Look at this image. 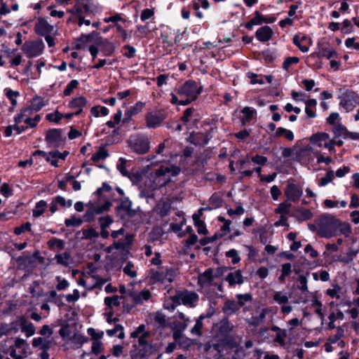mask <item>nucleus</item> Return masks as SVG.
<instances>
[{
    "instance_id": "obj_1",
    "label": "nucleus",
    "mask_w": 359,
    "mask_h": 359,
    "mask_svg": "<svg viewBox=\"0 0 359 359\" xmlns=\"http://www.w3.org/2000/svg\"><path fill=\"white\" fill-rule=\"evenodd\" d=\"M175 92L180 97V104L187 105L197 98L201 88L195 81H188L176 89Z\"/></svg>"
},
{
    "instance_id": "obj_2",
    "label": "nucleus",
    "mask_w": 359,
    "mask_h": 359,
    "mask_svg": "<svg viewBox=\"0 0 359 359\" xmlns=\"http://www.w3.org/2000/svg\"><path fill=\"white\" fill-rule=\"evenodd\" d=\"M336 217L330 215L321 216L317 221V233L323 238L335 236Z\"/></svg>"
},
{
    "instance_id": "obj_3",
    "label": "nucleus",
    "mask_w": 359,
    "mask_h": 359,
    "mask_svg": "<svg viewBox=\"0 0 359 359\" xmlns=\"http://www.w3.org/2000/svg\"><path fill=\"white\" fill-rule=\"evenodd\" d=\"M315 152L313 147L310 144H302L295 148L297 161L304 165H309L314 162Z\"/></svg>"
},
{
    "instance_id": "obj_4",
    "label": "nucleus",
    "mask_w": 359,
    "mask_h": 359,
    "mask_svg": "<svg viewBox=\"0 0 359 359\" xmlns=\"http://www.w3.org/2000/svg\"><path fill=\"white\" fill-rule=\"evenodd\" d=\"M180 172V168L176 165H161L156 171V181H158L160 186L165 185L170 181V176H175L178 175Z\"/></svg>"
},
{
    "instance_id": "obj_5",
    "label": "nucleus",
    "mask_w": 359,
    "mask_h": 359,
    "mask_svg": "<svg viewBox=\"0 0 359 359\" xmlns=\"http://www.w3.org/2000/svg\"><path fill=\"white\" fill-rule=\"evenodd\" d=\"M174 277L175 271L172 269H151L149 272V278L152 283H170L173 280Z\"/></svg>"
},
{
    "instance_id": "obj_6",
    "label": "nucleus",
    "mask_w": 359,
    "mask_h": 359,
    "mask_svg": "<svg viewBox=\"0 0 359 359\" xmlns=\"http://www.w3.org/2000/svg\"><path fill=\"white\" fill-rule=\"evenodd\" d=\"M107 282L106 279H103L98 275L93 274V273H88L81 278L78 283L83 286L88 290H92L95 287H100Z\"/></svg>"
},
{
    "instance_id": "obj_7",
    "label": "nucleus",
    "mask_w": 359,
    "mask_h": 359,
    "mask_svg": "<svg viewBox=\"0 0 359 359\" xmlns=\"http://www.w3.org/2000/svg\"><path fill=\"white\" fill-rule=\"evenodd\" d=\"M309 140L311 143L310 145L313 147H324L327 149L329 152L330 149L332 148L330 144V135L327 133L318 132L314 133L309 137Z\"/></svg>"
},
{
    "instance_id": "obj_8",
    "label": "nucleus",
    "mask_w": 359,
    "mask_h": 359,
    "mask_svg": "<svg viewBox=\"0 0 359 359\" xmlns=\"http://www.w3.org/2000/svg\"><path fill=\"white\" fill-rule=\"evenodd\" d=\"M359 103V96L352 90H345L340 95V105L346 111L352 110Z\"/></svg>"
},
{
    "instance_id": "obj_9",
    "label": "nucleus",
    "mask_w": 359,
    "mask_h": 359,
    "mask_svg": "<svg viewBox=\"0 0 359 359\" xmlns=\"http://www.w3.org/2000/svg\"><path fill=\"white\" fill-rule=\"evenodd\" d=\"M174 299L180 304L194 307L196 305L198 301V295L194 292L185 290L177 292L175 295Z\"/></svg>"
},
{
    "instance_id": "obj_10",
    "label": "nucleus",
    "mask_w": 359,
    "mask_h": 359,
    "mask_svg": "<svg viewBox=\"0 0 359 359\" xmlns=\"http://www.w3.org/2000/svg\"><path fill=\"white\" fill-rule=\"evenodd\" d=\"M46 140L50 147H58L64 143L65 137L61 130L50 129L46 132Z\"/></svg>"
},
{
    "instance_id": "obj_11",
    "label": "nucleus",
    "mask_w": 359,
    "mask_h": 359,
    "mask_svg": "<svg viewBox=\"0 0 359 359\" xmlns=\"http://www.w3.org/2000/svg\"><path fill=\"white\" fill-rule=\"evenodd\" d=\"M22 250V243H13L6 246V251L11 257L13 264H16L18 269H22V255L17 256V251Z\"/></svg>"
},
{
    "instance_id": "obj_12",
    "label": "nucleus",
    "mask_w": 359,
    "mask_h": 359,
    "mask_svg": "<svg viewBox=\"0 0 359 359\" xmlns=\"http://www.w3.org/2000/svg\"><path fill=\"white\" fill-rule=\"evenodd\" d=\"M130 146L134 151L140 154H144L149 150V141L144 137H136L130 141Z\"/></svg>"
},
{
    "instance_id": "obj_13",
    "label": "nucleus",
    "mask_w": 359,
    "mask_h": 359,
    "mask_svg": "<svg viewBox=\"0 0 359 359\" xmlns=\"http://www.w3.org/2000/svg\"><path fill=\"white\" fill-rule=\"evenodd\" d=\"M303 191L302 188L292 182H288L285 190L284 194L287 197L288 201L296 202L302 196Z\"/></svg>"
},
{
    "instance_id": "obj_14",
    "label": "nucleus",
    "mask_w": 359,
    "mask_h": 359,
    "mask_svg": "<svg viewBox=\"0 0 359 359\" xmlns=\"http://www.w3.org/2000/svg\"><path fill=\"white\" fill-rule=\"evenodd\" d=\"M43 49V43L41 40L27 42L24 47V51L28 57L39 55Z\"/></svg>"
},
{
    "instance_id": "obj_15",
    "label": "nucleus",
    "mask_w": 359,
    "mask_h": 359,
    "mask_svg": "<svg viewBox=\"0 0 359 359\" xmlns=\"http://www.w3.org/2000/svg\"><path fill=\"white\" fill-rule=\"evenodd\" d=\"M34 29L38 34L46 36L53 32V27L44 18H39L36 22Z\"/></svg>"
},
{
    "instance_id": "obj_16",
    "label": "nucleus",
    "mask_w": 359,
    "mask_h": 359,
    "mask_svg": "<svg viewBox=\"0 0 359 359\" xmlns=\"http://www.w3.org/2000/svg\"><path fill=\"white\" fill-rule=\"evenodd\" d=\"M293 43L299 48V49L303 52L306 53L309 50V47L311 44L310 38L304 35H295L293 37Z\"/></svg>"
},
{
    "instance_id": "obj_17",
    "label": "nucleus",
    "mask_w": 359,
    "mask_h": 359,
    "mask_svg": "<svg viewBox=\"0 0 359 359\" xmlns=\"http://www.w3.org/2000/svg\"><path fill=\"white\" fill-rule=\"evenodd\" d=\"M273 35V31L269 26H263L259 28L255 33V36L261 42L269 41Z\"/></svg>"
},
{
    "instance_id": "obj_18",
    "label": "nucleus",
    "mask_w": 359,
    "mask_h": 359,
    "mask_svg": "<svg viewBox=\"0 0 359 359\" xmlns=\"http://www.w3.org/2000/svg\"><path fill=\"white\" fill-rule=\"evenodd\" d=\"M68 154L69 152L67 151H65L63 153L59 151L49 152L46 155V161L50 162L52 165L58 167L60 165L59 161H64Z\"/></svg>"
},
{
    "instance_id": "obj_19",
    "label": "nucleus",
    "mask_w": 359,
    "mask_h": 359,
    "mask_svg": "<svg viewBox=\"0 0 359 359\" xmlns=\"http://www.w3.org/2000/svg\"><path fill=\"white\" fill-rule=\"evenodd\" d=\"M130 297L135 304H142L151 298V292L149 290H144L140 292H131Z\"/></svg>"
},
{
    "instance_id": "obj_20",
    "label": "nucleus",
    "mask_w": 359,
    "mask_h": 359,
    "mask_svg": "<svg viewBox=\"0 0 359 359\" xmlns=\"http://www.w3.org/2000/svg\"><path fill=\"white\" fill-rule=\"evenodd\" d=\"M215 276L213 275L212 269H208L198 276V283L202 287H208L212 285Z\"/></svg>"
},
{
    "instance_id": "obj_21",
    "label": "nucleus",
    "mask_w": 359,
    "mask_h": 359,
    "mask_svg": "<svg viewBox=\"0 0 359 359\" xmlns=\"http://www.w3.org/2000/svg\"><path fill=\"white\" fill-rule=\"evenodd\" d=\"M351 233V228L348 223L343 222L339 219L336 218L335 222V236L342 234L345 236H348Z\"/></svg>"
},
{
    "instance_id": "obj_22",
    "label": "nucleus",
    "mask_w": 359,
    "mask_h": 359,
    "mask_svg": "<svg viewBox=\"0 0 359 359\" xmlns=\"http://www.w3.org/2000/svg\"><path fill=\"white\" fill-rule=\"evenodd\" d=\"M225 280L230 286H233L236 284L241 285L244 282L243 277L240 270L229 273L226 276Z\"/></svg>"
},
{
    "instance_id": "obj_23",
    "label": "nucleus",
    "mask_w": 359,
    "mask_h": 359,
    "mask_svg": "<svg viewBox=\"0 0 359 359\" xmlns=\"http://www.w3.org/2000/svg\"><path fill=\"white\" fill-rule=\"evenodd\" d=\"M294 217L299 222L306 221L313 217V213L309 209L299 208L296 210Z\"/></svg>"
},
{
    "instance_id": "obj_24",
    "label": "nucleus",
    "mask_w": 359,
    "mask_h": 359,
    "mask_svg": "<svg viewBox=\"0 0 359 359\" xmlns=\"http://www.w3.org/2000/svg\"><path fill=\"white\" fill-rule=\"evenodd\" d=\"M88 104L87 99L83 96L73 98L68 104L70 109H83Z\"/></svg>"
},
{
    "instance_id": "obj_25",
    "label": "nucleus",
    "mask_w": 359,
    "mask_h": 359,
    "mask_svg": "<svg viewBox=\"0 0 359 359\" xmlns=\"http://www.w3.org/2000/svg\"><path fill=\"white\" fill-rule=\"evenodd\" d=\"M189 140L190 142L196 145H203L208 143L207 136L201 133H191Z\"/></svg>"
},
{
    "instance_id": "obj_26",
    "label": "nucleus",
    "mask_w": 359,
    "mask_h": 359,
    "mask_svg": "<svg viewBox=\"0 0 359 359\" xmlns=\"http://www.w3.org/2000/svg\"><path fill=\"white\" fill-rule=\"evenodd\" d=\"M162 120L163 119L160 116L156 114L149 113L146 117L147 126L149 128H156L161 124Z\"/></svg>"
},
{
    "instance_id": "obj_27",
    "label": "nucleus",
    "mask_w": 359,
    "mask_h": 359,
    "mask_svg": "<svg viewBox=\"0 0 359 359\" xmlns=\"http://www.w3.org/2000/svg\"><path fill=\"white\" fill-rule=\"evenodd\" d=\"M90 114L95 117L98 118L100 116H106L109 114V109L104 106L97 105L90 108Z\"/></svg>"
},
{
    "instance_id": "obj_28",
    "label": "nucleus",
    "mask_w": 359,
    "mask_h": 359,
    "mask_svg": "<svg viewBox=\"0 0 359 359\" xmlns=\"http://www.w3.org/2000/svg\"><path fill=\"white\" fill-rule=\"evenodd\" d=\"M194 110L193 109L188 108L184 111V114L181 118L182 121L184 122L186 126H187L188 128L190 124L194 123L196 121V118H194Z\"/></svg>"
},
{
    "instance_id": "obj_29",
    "label": "nucleus",
    "mask_w": 359,
    "mask_h": 359,
    "mask_svg": "<svg viewBox=\"0 0 359 359\" xmlns=\"http://www.w3.org/2000/svg\"><path fill=\"white\" fill-rule=\"evenodd\" d=\"M193 220L194 222V225L197 229V231L199 234L206 235L208 234V230L206 229V226L205 223L200 219L199 215H194Z\"/></svg>"
},
{
    "instance_id": "obj_30",
    "label": "nucleus",
    "mask_w": 359,
    "mask_h": 359,
    "mask_svg": "<svg viewBox=\"0 0 359 359\" xmlns=\"http://www.w3.org/2000/svg\"><path fill=\"white\" fill-rule=\"evenodd\" d=\"M291 203L288 201H285L280 203L277 208L275 209L274 212L276 214H279L280 215L287 216L290 212L291 208Z\"/></svg>"
},
{
    "instance_id": "obj_31",
    "label": "nucleus",
    "mask_w": 359,
    "mask_h": 359,
    "mask_svg": "<svg viewBox=\"0 0 359 359\" xmlns=\"http://www.w3.org/2000/svg\"><path fill=\"white\" fill-rule=\"evenodd\" d=\"M275 137H284L286 140L289 141H292L294 140V134L292 131L287 130L285 128L280 127L278 128L275 132Z\"/></svg>"
},
{
    "instance_id": "obj_32",
    "label": "nucleus",
    "mask_w": 359,
    "mask_h": 359,
    "mask_svg": "<svg viewBox=\"0 0 359 359\" xmlns=\"http://www.w3.org/2000/svg\"><path fill=\"white\" fill-rule=\"evenodd\" d=\"M241 113L243 114V117L241 118V121L243 123L246 122H250L252 118L254 115L256 114V111L249 107H245Z\"/></svg>"
},
{
    "instance_id": "obj_33",
    "label": "nucleus",
    "mask_w": 359,
    "mask_h": 359,
    "mask_svg": "<svg viewBox=\"0 0 359 359\" xmlns=\"http://www.w3.org/2000/svg\"><path fill=\"white\" fill-rule=\"evenodd\" d=\"M273 299L277 304L283 305L288 302L289 297L285 292L277 291L273 293Z\"/></svg>"
},
{
    "instance_id": "obj_34",
    "label": "nucleus",
    "mask_w": 359,
    "mask_h": 359,
    "mask_svg": "<svg viewBox=\"0 0 359 359\" xmlns=\"http://www.w3.org/2000/svg\"><path fill=\"white\" fill-rule=\"evenodd\" d=\"M108 155L109 154L107 150L105 149V147H99L97 152L92 156L91 160L95 163H97L102 160L105 159Z\"/></svg>"
},
{
    "instance_id": "obj_35",
    "label": "nucleus",
    "mask_w": 359,
    "mask_h": 359,
    "mask_svg": "<svg viewBox=\"0 0 359 359\" xmlns=\"http://www.w3.org/2000/svg\"><path fill=\"white\" fill-rule=\"evenodd\" d=\"M332 131L334 133L335 138H338L339 137L346 138L348 134L347 128L341 123L333 126Z\"/></svg>"
},
{
    "instance_id": "obj_36",
    "label": "nucleus",
    "mask_w": 359,
    "mask_h": 359,
    "mask_svg": "<svg viewBox=\"0 0 359 359\" xmlns=\"http://www.w3.org/2000/svg\"><path fill=\"white\" fill-rule=\"evenodd\" d=\"M4 92H5V95L7 97V98L11 101L12 106L13 107L16 106L17 105L16 97H18L20 95V92L17 91V90L16 91L13 90L12 89L8 88H6L4 90Z\"/></svg>"
},
{
    "instance_id": "obj_37",
    "label": "nucleus",
    "mask_w": 359,
    "mask_h": 359,
    "mask_svg": "<svg viewBox=\"0 0 359 359\" xmlns=\"http://www.w3.org/2000/svg\"><path fill=\"white\" fill-rule=\"evenodd\" d=\"M81 239H95L99 236V233L93 228L83 229L81 231Z\"/></svg>"
},
{
    "instance_id": "obj_38",
    "label": "nucleus",
    "mask_w": 359,
    "mask_h": 359,
    "mask_svg": "<svg viewBox=\"0 0 359 359\" xmlns=\"http://www.w3.org/2000/svg\"><path fill=\"white\" fill-rule=\"evenodd\" d=\"M48 245L51 250H62L65 248V242L56 238L48 241Z\"/></svg>"
},
{
    "instance_id": "obj_39",
    "label": "nucleus",
    "mask_w": 359,
    "mask_h": 359,
    "mask_svg": "<svg viewBox=\"0 0 359 359\" xmlns=\"http://www.w3.org/2000/svg\"><path fill=\"white\" fill-rule=\"evenodd\" d=\"M102 51L104 55L109 56L113 54L115 50V46L113 43L105 40L102 43Z\"/></svg>"
},
{
    "instance_id": "obj_40",
    "label": "nucleus",
    "mask_w": 359,
    "mask_h": 359,
    "mask_svg": "<svg viewBox=\"0 0 359 359\" xmlns=\"http://www.w3.org/2000/svg\"><path fill=\"white\" fill-rule=\"evenodd\" d=\"M47 207V203L45 201L41 200L36 204L35 208L33 209V216L35 217L41 216Z\"/></svg>"
},
{
    "instance_id": "obj_41",
    "label": "nucleus",
    "mask_w": 359,
    "mask_h": 359,
    "mask_svg": "<svg viewBox=\"0 0 359 359\" xmlns=\"http://www.w3.org/2000/svg\"><path fill=\"white\" fill-rule=\"evenodd\" d=\"M343 332H344L341 328H338L337 333L334 335L330 337V339H328L329 341L333 343L334 344H337L338 346L341 347L344 346V342L342 340H341V338L343 336Z\"/></svg>"
},
{
    "instance_id": "obj_42",
    "label": "nucleus",
    "mask_w": 359,
    "mask_h": 359,
    "mask_svg": "<svg viewBox=\"0 0 359 359\" xmlns=\"http://www.w3.org/2000/svg\"><path fill=\"white\" fill-rule=\"evenodd\" d=\"M205 318L203 316H200L196 321V324L194 327L191 330V333L197 336H201V329L203 328V320Z\"/></svg>"
},
{
    "instance_id": "obj_43",
    "label": "nucleus",
    "mask_w": 359,
    "mask_h": 359,
    "mask_svg": "<svg viewBox=\"0 0 359 359\" xmlns=\"http://www.w3.org/2000/svg\"><path fill=\"white\" fill-rule=\"evenodd\" d=\"M41 117L39 114H35L34 118H27L24 119V123L26 126H24V130L27 128H34L36 126L37 123L40 121Z\"/></svg>"
},
{
    "instance_id": "obj_44",
    "label": "nucleus",
    "mask_w": 359,
    "mask_h": 359,
    "mask_svg": "<svg viewBox=\"0 0 359 359\" xmlns=\"http://www.w3.org/2000/svg\"><path fill=\"white\" fill-rule=\"evenodd\" d=\"M125 274L133 278L137 276V270L134 266V264L129 262L126 264L123 269Z\"/></svg>"
},
{
    "instance_id": "obj_45",
    "label": "nucleus",
    "mask_w": 359,
    "mask_h": 359,
    "mask_svg": "<svg viewBox=\"0 0 359 359\" xmlns=\"http://www.w3.org/2000/svg\"><path fill=\"white\" fill-rule=\"evenodd\" d=\"M74 15H83L90 13V5L88 4H82L79 6L75 11H69Z\"/></svg>"
},
{
    "instance_id": "obj_46",
    "label": "nucleus",
    "mask_w": 359,
    "mask_h": 359,
    "mask_svg": "<svg viewBox=\"0 0 359 359\" xmlns=\"http://www.w3.org/2000/svg\"><path fill=\"white\" fill-rule=\"evenodd\" d=\"M327 294L332 298L339 299L341 294V287L338 285H334L326 292Z\"/></svg>"
},
{
    "instance_id": "obj_47",
    "label": "nucleus",
    "mask_w": 359,
    "mask_h": 359,
    "mask_svg": "<svg viewBox=\"0 0 359 359\" xmlns=\"http://www.w3.org/2000/svg\"><path fill=\"white\" fill-rule=\"evenodd\" d=\"M119 299L120 297L118 295L107 297L104 299V303L109 309H111L114 306H118L120 305Z\"/></svg>"
},
{
    "instance_id": "obj_48",
    "label": "nucleus",
    "mask_w": 359,
    "mask_h": 359,
    "mask_svg": "<svg viewBox=\"0 0 359 359\" xmlns=\"http://www.w3.org/2000/svg\"><path fill=\"white\" fill-rule=\"evenodd\" d=\"M104 351V346L101 341L95 340L93 341L91 346V352L95 355H98Z\"/></svg>"
},
{
    "instance_id": "obj_49",
    "label": "nucleus",
    "mask_w": 359,
    "mask_h": 359,
    "mask_svg": "<svg viewBox=\"0 0 359 359\" xmlns=\"http://www.w3.org/2000/svg\"><path fill=\"white\" fill-rule=\"evenodd\" d=\"M83 223V220L80 217L72 216L70 218L66 219L65 224L67 226H79Z\"/></svg>"
},
{
    "instance_id": "obj_50",
    "label": "nucleus",
    "mask_w": 359,
    "mask_h": 359,
    "mask_svg": "<svg viewBox=\"0 0 359 359\" xmlns=\"http://www.w3.org/2000/svg\"><path fill=\"white\" fill-rule=\"evenodd\" d=\"M254 18H257L260 22V25L262 23H273L276 20V18L273 16L264 17L258 11L255 12Z\"/></svg>"
},
{
    "instance_id": "obj_51",
    "label": "nucleus",
    "mask_w": 359,
    "mask_h": 359,
    "mask_svg": "<svg viewBox=\"0 0 359 359\" xmlns=\"http://www.w3.org/2000/svg\"><path fill=\"white\" fill-rule=\"evenodd\" d=\"M55 259L57 264L67 266L69 264V255L67 252L56 255Z\"/></svg>"
},
{
    "instance_id": "obj_52",
    "label": "nucleus",
    "mask_w": 359,
    "mask_h": 359,
    "mask_svg": "<svg viewBox=\"0 0 359 359\" xmlns=\"http://www.w3.org/2000/svg\"><path fill=\"white\" fill-rule=\"evenodd\" d=\"M334 179V172L332 170L328 171L324 177H322L318 182L320 187H324L331 182Z\"/></svg>"
},
{
    "instance_id": "obj_53",
    "label": "nucleus",
    "mask_w": 359,
    "mask_h": 359,
    "mask_svg": "<svg viewBox=\"0 0 359 359\" xmlns=\"http://www.w3.org/2000/svg\"><path fill=\"white\" fill-rule=\"evenodd\" d=\"M336 54L337 53L333 48H322L319 52L320 56L326 57L327 59H330L335 56Z\"/></svg>"
},
{
    "instance_id": "obj_54",
    "label": "nucleus",
    "mask_w": 359,
    "mask_h": 359,
    "mask_svg": "<svg viewBox=\"0 0 359 359\" xmlns=\"http://www.w3.org/2000/svg\"><path fill=\"white\" fill-rule=\"evenodd\" d=\"M63 117V115L58 111H55L53 113L48 114L46 116V118L50 122L58 123Z\"/></svg>"
},
{
    "instance_id": "obj_55",
    "label": "nucleus",
    "mask_w": 359,
    "mask_h": 359,
    "mask_svg": "<svg viewBox=\"0 0 359 359\" xmlns=\"http://www.w3.org/2000/svg\"><path fill=\"white\" fill-rule=\"evenodd\" d=\"M78 84H79V82L78 81L76 80H72L70 81V83H68V85L66 86V88H65L64 91H63V94L65 95V96H68V95H70L72 94V93L73 92V90L77 88L78 86Z\"/></svg>"
},
{
    "instance_id": "obj_56",
    "label": "nucleus",
    "mask_w": 359,
    "mask_h": 359,
    "mask_svg": "<svg viewBox=\"0 0 359 359\" xmlns=\"http://www.w3.org/2000/svg\"><path fill=\"white\" fill-rule=\"evenodd\" d=\"M145 325H140L134 332L130 334L132 338H139L141 335H149V333L145 331Z\"/></svg>"
},
{
    "instance_id": "obj_57",
    "label": "nucleus",
    "mask_w": 359,
    "mask_h": 359,
    "mask_svg": "<svg viewBox=\"0 0 359 359\" xmlns=\"http://www.w3.org/2000/svg\"><path fill=\"white\" fill-rule=\"evenodd\" d=\"M327 123L331 126H336L339 123L340 116L337 112L331 113L330 115L327 118Z\"/></svg>"
},
{
    "instance_id": "obj_58",
    "label": "nucleus",
    "mask_w": 359,
    "mask_h": 359,
    "mask_svg": "<svg viewBox=\"0 0 359 359\" xmlns=\"http://www.w3.org/2000/svg\"><path fill=\"white\" fill-rule=\"evenodd\" d=\"M226 256L232 259V263L236 264L238 263L241 260V258L238 255L237 250L234 249H231L226 252Z\"/></svg>"
},
{
    "instance_id": "obj_59",
    "label": "nucleus",
    "mask_w": 359,
    "mask_h": 359,
    "mask_svg": "<svg viewBox=\"0 0 359 359\" xmlns=\"http://www.w3.org/2000/svg\"><path fill=\"white\" fill-rule=\"evenodd\" d=\"M287 337L286 330H283L280 332L276 333L274 341L280 344V346L285 345V338Z\"/></svg>"
},
{
    "instance_id": "obj_60",
    "label": "nucleus",
    "mask_w": 359,
    "mask_h": 359,
    "mask_svg": "<svg viewBox=\"0 0 359 359\" xmlns=\"http://www.w3.org/2000/svg\"><path fill=\"white\" fill-rule=\"evenodd\" d=\"M13 330H14L15 332H16L17 329H15L12 325H9L7 324H1L0 326V338L3 335H7L12 332Z\"/></svg>"
},
{
    "instance_id": "obj_61",
    "label": "nucleus",
    "mask_w": 359,
    "mask_h": 359,
    "mask_svg": "<svg viewBox=\"0 0 359 359\" xmlns=\"http://www.w3.org/2000/svg\"><path fill=\"white\" fill-rule=\"evenodd\" d=\"M150 29L147 25H138L137 27V33L141 38L147 36L150 33Z\"/></svg>"
},
{
    "instance_id": "obj_62",
    "label": "nucleus",
    "mask_w": 359,
    "mask_h": 359,
    "mask_svg": "<svg viewBox=\"0 0 359 359\" xmlns=\"http://www.w3.org/2000/svg\"><path fill=\"white\" fill-rule=\"evenodd\" d=\"M88 334L91 337L93 341L95 340H100L103 337V332H96L94 328H88L87 330Z\"/></svg>"
},
{
    "instance_id": "obj_63",
    "label": "nucleus",
    "mask_w": 359,
    "mask_h": 359,
    "mask_svg": "<svg viewBox=\"0 0 359 359\" xmlns=\"http://www.w3.org/2000/svg\"><path fill=\"white\" fill-rule=\"evenodd\" d=\"M13 347L12 339L8 341H2L0 342V351L5 354L8 353V350Z\"/></svg>"
},
{
    "instance_id": "obj_64",
    "label": "nucleus",
    "mask_w": 359,
    "mask_h": 359,
    "mask_svg": "<svg viewBox=\"0 0 359 359\" xmlns=\"http://www.w3.org/2000/svg\"><path fill=\"white\" fill-rule=\"evenodd\" d=\"M43 105L44 104H43V100L39 97H36L32 100V104H31V109H32V110L38 111L43 107Z\"/></svg>"
}]
</instances>
